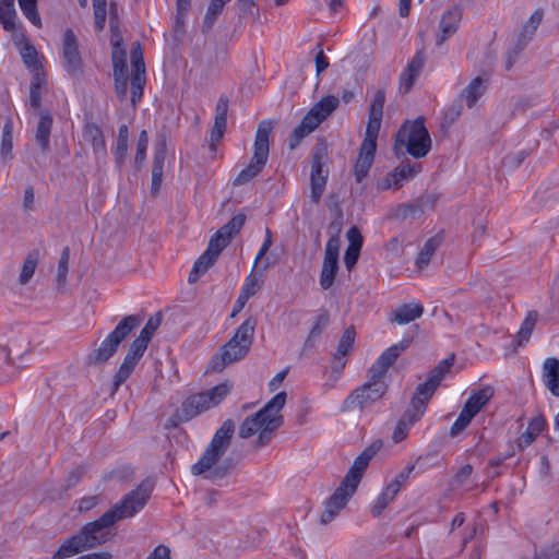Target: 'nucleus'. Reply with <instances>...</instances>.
<instances>
[{
	"label": "nucleus",
	"instance_id": "obj_41",
	"mask_svg": "<svg viewBox=\"0 0 559 559\" xmlns=\"http://www.w3.org/2000/svg\"><path fill=\"white\" fill-rule=\"evenodd\" d=\"M427 204L433 205V200L429 195L421 197L416 203L403 204L400 207L401 215L403 218H415L424 213Z\"/></svg>",
	"mask_w": 559,
	"mask_h": 559
},
{
	"label": "nucleus",
	"instance_id": "obj_61",
	"mask_svg": "<svg viewBox=\"0 0 559 559\" xmlns=\"http://www.w3.org/2000/svg\"><path fill=\"white\" fill-rule=\"evenodd\" d=\"M361 248H354L348 246L344 254V264L348 271H350L358 261Z\"/></svg>",
	"mask_w": 559,
	"mask_h": 559
},
{
	"label": "nucleus",
	"instance_id": "obj_26",
	"mask_svg": "<svg viewBox=\"0 0 559 559\" xmlns=\"http://www.w3.org/2000/svg\"><path fill=\"white\" fill-rule=\"evenodd\" d=\"M492 396L493 389L489 385L484 386L467 399L463 409L475 417Z\"/></svg>",
	"mask_w": 559,
	"mask_h": 559
},
{
	"label": "nucleus",
	"instance_id": "obj_45",
	"mask_svg": "<svg viewBox=\"0 0 559 559\" xmlns=\"http://www.w3.org/2000/svg\"><path fill=\"white\" fill-rule=\"evenodd\" d=\"M246 222L245 214H237L233 216L225 225H223L217 231L221 233L228 241L231 240L233 236L240 231Z\"/></svg>",
	"mask_w": 559,
	"mask_h": 559
},
{
	"label": "nucleus",
	"instance_id": "obj_64",
	"mask_svg": "<svg viewBox=\"0 0 559 559\" xmlns=\"http://www.w3.org/2000/svg\"><path fill=\"white\" fill-rule=\"evenodd\" d=\"M533 559H559V543L543 549Z\"/></svg>",
	"mask_w": 559,
	"mask_h": 559
},
{
	"label": "nucleus",
	"instance_id": "obj_36",
	"mask_svg": "<svg viewBox=\"0 0 559 559\" xmlns=\"http://www.w3.org/2000/svg\"><path fill=\"white\" fill-rule=\"evenodd\" d=\"M259 288V275L254 272V269H252L251 273L246 277L238 296V304H240V307H245L247 301L257 294Z\"/></svg>",
	"mask_w": 559,
	"mask_h": 559
},
{
	"label": "nucleus",
	"instance_id": "obj_37",
	"mask_svg": "<svg viewBox=\"0 0 559 559\" xmlns=\"http://www.w3.org/2000/svg\"><path fill=\"white\" fill-rule=\"evenodd\" d=\"M16 12L13 0H0V21L5 31H14Z\"/></svg>",
	"mask_w": 559,
	"mask_h": 559
},
{
	"label": "nucleus",
	"instance_id": "obj_25",
	"mask_svg": "<svg viewBox=\"0 0 559 559\" xmlns=\"http://www.w3.org/2000/svg\"><path fill=\"white\" fill-rule=\"evenodd\" d=\"M52 122V116L48 110L39 111V120L36 127L35 140L44 153L50 150V133Z\"/></svg>",
	"mask_w": 559,
	"mask_h": 559
},
{
	"label": "nucleus",
	"instance_id": "obj_20",
	"mask_svg": "<svg viewBox=\"0 0 559 559\" xmlns=\"http://www.w3.org/2000/svg\"><path fill=\"white\" fill-rule=\"evenodd\" d=\"M228 99L221 96L215 108L214 126L211 130L210 148L216 150V144L223 138L227 126Z\"/></svg>",
	"mask_w": 559,
	"mask_h": 559
},
{
	"label": "nucleus",
	"instance_id": "obj_62",
	"mask_svg": "<svg viewBox=\"0 0 559 559\" xmlns=\"http://www.w3.org/2000/svg\"><path fill=\"white\" fill-rule=\"evenodd\" d=\"M123 38L119 27V23H110V44L112 49H121Z\"/></svg>",
	"mask_w": 559,
	"mask_h": 559
},
{
	"label": "nucleus",
	"instance_id": "obj_1",
	"mask_svg": "<svg viewBox=\"0 0 559 559\" xmlns=\"http://www.w3.org/2000/svg\"><path fill=\"white\" fill-rule=\"evenodd\" d=\"M153 483L148 479L142 481L134 490L114 508L105 512L99 519L85 524L82 530L67 538L52 559H67L85 549L102 545L108 539V531L117 521L131 518L144 508L153 491Z\"/></svg>",
	"mask_w": 559,
	"mask_h": 559
},
{
	"label": "nucleus",
	"instance_id": "obj_13",
	"mask_svg": "<svg viewBox=\"0 0 559 559\" xmlns=\"http://www.w3.org/2000/svg\"><path fill=\"white\" fill-rule=\"evenodd\" d=\"M341 240L337 235L331 236L325 245L324 258L320 273V285L326 290L332 287L338 271V253Z\"/></svg>",
	"mask_w": 559,
	"mask_h": 559
},
{
	"label": "nucleus",
	"instance_id": "obj_28",
	"mask_svg": "<svg viewBox=\"0 0 559 559\" xmlns=\"http://www.w3.org/2000/svg\"><path fill=\"white\" fill-rule=\"evenodd\" d=\"M82 136L92 145L96 154L106 152V142L103 131L96 123L86 122L83 127Z\"/></svg>",
	"mask_w": 559,
	"mask_h": 559
},
{
	"label": "nucleus",
	"instance_id": "obj_53",
	"mask_svg": "<svg viewBox=\"0 0 559 559\" xmlns=\"http://www.w3.org/2000/svg\"><path fill=\"white\" fill-rule=\"evenodd\" d=\"M131 102L135 106L143 95L145 75L132 74L131 76Z\"/></svg>",
	"mask_w": 559,
	"mask_h": 559
},
{
	"label": "nucleus",
	"instance_id": "obj_2",
	"mask_svg": "<svg viewBox=\"0 0 559 559\" xmlns=\"http://www.w3.org/2000/svg\"><path fill=\"white\" fill-rule=\"evenodd\" d=\"M453 357L442 359L429 372L426 381L417 385L409 407L399 420L393 431L392 439L395 443L404 440L408 433L409 428L423 417L426 412L428 402L440 385L445 373L453 365Z\"/></svg>",
	"mask_w": 559,
	"mask_h": 559
},
{
	"label": "nucleus",
	"instance_id": "obj_10",
	"mask_svg": "<svg viewBox=\"0 0 559 559\" xmlns=\"http://www.w3.org/2000/svg\"><path fill=\"white\" fill-rule=\"evenodd\" d=\"M388 391V384L384 380L373 379L368 376V381L353 390L341 404L343 413L365 412L371 408Z\"/></svg>",
	"mask_w": 559,
	"mask_h": 559
},
{
	"label": "nucleus",
	"instance_id": "obj_34",
	"mask_svg": "<svg viewBox=\"0 0 559 559\" xmlns=\"http://www.w3.org/2000/svg\"><path fill=\"white\" fill-rule=\"evenodd\" d=\"M216 257L205 250L194 262V265L188 277L189 283H195L200 276L203 275L216 262Z\"/></svg>",
	"mask_w": 559,
	"mask_h": 559
},
{
	"label": "nucleus",
	"instance_id": "obj_47",
	"mask_svg": "<svg viewBox=\"0 0 559 559\" xmlns=\"http://www.w3.org/2000/svg\"><path fill=\"white\" fill-rule=\"evenodd\" d=\"M111 58L114 66V78L127 76L126 50L123 48L112 49Z\"/></svg>",
	"mask_w": 559,
	"mask_h": 559
},
{
	"label": "nucleus",
	"instance_id": "obj_18",
	"mask_svg": "<svg viewBox=\"0 0 559 559\" xmlns=\"http://www.w3.org/2000/svg\"><path fill=\"white\" fill-rule=\"evenodd\" d=\"M378 135L366 133L360 145V152L356 160L354 171L357 182H360L368 174L374 158Z\"/></svg>",
	"mask_w": 559,
	"mask_h": 559
},
{
	"label": "nucleus",
	"instance_id": "obj_6",
	"mask_svg": "<svg viewBox=\"0 0 559 559\" xmlns=\"http://www.w3.org/2000/svg\"><path fill=\"white\" fill-rule=\"evenodd\" d=\"M231 388L233 385L230 383L223 382L207 391L190 395L176 411L174 417L180 423L191 420L203 412L221 404L229 394Z\"/></svg>",
	"mask_w": 559,
	"mask_h": 559
},
{
	"label": "nucleus",
	"instance_id": "obj_35",
	"mask_svg": "<svg viewBox=\"0 0 559 559\" xmlns=\"http://www.w3.org/2000/svg\"><path fill=\"white\" fill-rule=\"evenodd\" d=\"M419 171V166L404 162L391 173V177L394 180V189L402 187L404 181L412 179Z\"/></svg>",
	"mask_w": 559,
	"mask_h": 559
},
{
	"label": "nucleus",
	"instance_id": "obj_48",
	"mask_svg": "<svg viewBox=\"0 0 559 559\" xmlns=\"http://www.w3.org/2000/svg\"><path fill=\"white\" fill-rule=\"evenodd\" d=\"M162 322V313L157 312L155 316L151 317L142 331L140 332V335L138 336L139 340L144 341L146 344L150 343L153 334L155 331L159 328Z\"/></svg>",
	"mask_w": 559,
	"mask_h": 559
},
{
	"label": "nucleus",
	"instance_id": "obj_5",
	"mask_svg": "<svg viewBox=\"0 0 559 559\" xmlns=\"http://www.w3.org/2000/svg\"><path fill=\"white\" fill-rule=\"evenodd\" d=\"M255 328V318L246 319L237 328L233 337L221 347L219 355L213 357V370H222L226 365L243 359L250 352Z\"/></svg>",
	"mask_w": 559,
	"mask_h": 559
},
{
	"label": "nucleus",
	"instance_id": "obj_63",
	"mask_svg": "<svg viewBox=\"0 0 559 559\" xmlns=\"http://www.w3.org/2000/svg\"><path fill=\"white\" fill-rule=\"evenodd\" d=\"M473 474V466L471 464L463 465L454 475L453 483L457 486L463 485Z\"/></svg>",
	"mask_w": 559,
	"mask_h": 559
},
{
	"label": "nucleus",
	"instance_id": "obj_29",
	"mask_svg": "<svg viewBox=\"0 0 559 559\" xmlns=\"http://www.w3.org/2000/svg\"><path fill=\"white\" fill-rule=\"evenodd\" d=\"M545 427L546 420L543 415L539 414L533 417L530 420L526 430L519 437L518 445L523 449L532 444Z\"/></svg>",
	"mask_w": 559,
	"mask_h": 559
},
{
	"label": "nucleus",
	"instance_id": "obj_38",
	"mask_svg": "<svg viewBox=\"0 0 559 559\" xmlns=\"http://www.w3.org/2000/svg\"><path fill=\"white\" fill-rule=\"evenodd\" d=\"M229 1L230 0H211L203 20L202 31L204 33L212 29L217 16L223 11L224 5Z\"/></svg>",
	"mask_w": 559,
	"mask_h": 559
},
{
	"label": "nucleus",
	"instance_id": "obj_30",
	"mask_svg": "<svg viewBox=\"0 0 559 559\" xmlns=\"http://www.w3.org/2000/svg\"><path fill=\"white\" fill-rule=\"evenodd\" d=\"M330 322L329 311L323 309L316 317L313 325L309 332L308 337L305 341L304 348H312L314 346L316 341L321 336L325 328Z\"/></svg>",
	"mask_w": 559,
	"mask_h": 559
},
{
	"label": "nucleus",
	"instance_id": "obj_19",
	"mask_svg": "<svg viewBox=\"0 0 559 559\" xmlns=\"http://www.w3.org/2000/svg\"><path fill=\"white\" fill-rule=\"evenodd\" d=\"M385 103V92L384 90L376 91L370 107H369V119L366 128V133L372 135H378L381 121L383 117V107Z\"/></svg>",
	"mask_w": 559,
	"mask_h": 559
},
{
	"label": "nucleus",
	"instance_id": "obj_24",
	"mask_svg": "<svg viewBox=\"0 0 559 559\" xmlns=\"http://www.w3.org/2000/svg\"><path fill=\"white\" fill-rule=\"evenodd\" d=\"M542 379L554 396L559 397V359L549 357L544 360Z\"/></svg>",
	"mask_w": 559,
	"mask_h": 559
},
{
	"label": "nucleus",
	"instance_id": "obj_52",
	"mask_svg": "<svg viewBox=\"0 0 559 559\" xmlns=\"http://www.w3.org/2000/svg\"><path fill=\"white\" fill-rule=\"evenodd\" d=\"M230 241L227 240L221 233L216 231L210 239L206 251L211 252L214 257L218 258L221 252L229 245Z\"/></svg>",
	"mask_w": 559,
	"mask_h": 559
},
{
	"label": "nucleus",
	"instance_id": "obj_3",
	"mask_svg": "<svg viewBox=\"0 0 559 559\" xmlns=\"http://www.w3.org/2000/svg\"><path fill=\"white\" fill-rule=\"evenodd\" d=\"M235 432V424L226 419L212 437L201 457L191 466V473L195 476L203 475L211 480L224 478L233 468L231 460L219 463L230 445Z\"/></svg>",
	"mask_w": 559,
	"mask_h": 559
},
{
	"label": "nucleus",
	"instance_id": "obj_32",
	"mask_svg": "<svg viewBox=\"0 0 559 559\" xmlns=\"http://www.w3.org/2000/svg\"><path fill=\"white\" fill-rule=\"evenodd\" d=\"M424 308L420 304H404L394 312V320L400 324H407L421 317Z\"/></svg>",
	"mask_w": 559,
	"mask_h": 559
},
{
	"label": "nucleus",
	"instance_id": "obj_4",
	"mask_svg": "<svg viewBox=\"0 0 559 559\" xmlns=\"http://www.w3.org/2000/svg\"><path fill=\"white\" fill-rule=\"evenodd\" d=\"M286 397V392H278L263 408L247 417L239 427V437L247 439L259 432V445L263 447L269 443L272 432L283 424V417L278 413L284 407Z\"/></svg>",
	"mask_w": 559,
	"mask_h": 559
},
{
	"label": "nucleus",
	"instance_id": "obj_57",
	"mask_svg": "<svg viewBox=\"0 0 559 559\" xmlns=\"http://www.w3.org/2000/svg\"><path fill=\"white\" fill-rule=\"evenodd\" d=\"M415 469L414 464H409L405 466L396 476L395 478L389 484L391 488H394L396 490H401L402 486L407 481L409 478L411 473Z\"/></svg>",
	"mask_w": 559,
	"mask_h": 559
},
{
	"label": "nucleus",
	"instance_id": "obj_17",
	"mask_svg": "<svg viewBox=\"0 0 559 559\" xmlns=\"http://www.w3.org/2000/svg\"><path fill=\"white\" fill-rule=\"evenodd\" d=\"M355 492L356 489L353 487H344V483L341 481L334 493L326 500L320 522L322 524H328L333 521L340 511L345 508L348 500Z\"/></svg>",
	"mask_w": 559,
	"mask_h": 559
},
{
	"label": "nucleus",
	"instance_id": "obj_44",
	"mask_svg": "<svg viewBox=\"0 0 559 559\" xmlns=\"http://www.w3.org/2000/svg\"><path fill=\"white\" fill-rule=\"evenodd\" d=\"M39 259V252L37 250L31 251L24 260L22 271L20 274V283L26 284L33 277Z\"/></svg>",
	"mask_w": 559,
	"mask_h": 559
},
{
	"label": "nucleus",
	"instance_id": "obj_58",
	"mask_svg": "<svg viewBox=\"0 0 559 559\" xmlns=\"http://www.w3.org/2000/svg\"><path fill=\"white\" fill-rule=\"evenodd\" d=\"M128 155V141L117 140L114 150L116 166L120 169L126 162Z\"/></svg>",
	"mask_w": 559,
	"mask_h": 559
},
{
	"label": "nucleus",
	"instance_id": "obj_22",
	"mask_svg": "<svg viewBox=\"0 0 559 559\" xmlns=\"http://www.w3.org/2000/svg\"><path fill=\"white\" fill-rule=\"evenodd\" d=\"M426 56L424 51H417L406 69L401 73L400 76V88L403 90L404 93H407L414 86L416 78L420 74L423 67L425 64Z\"/></svg>",
	"mask_w": 559,
	"mask_h": 559
},
{
	"label": "nucleus",
	"instance_id": "obj_16",
	"mask_svg": "<svg viewBox=\"0 0 559 559\" xmlns=\"http://www.w3.org/2000/svg\"><path fill=\"white\" fill-rule=\"evenodd\" d=\"M409 346L408 340H403L385 349L368 370V376L373 379L384 380L388 369L395 362L399 356Z\"/></svg>",
	"mask_w": 559,
	"mask_h": 559
},
{
	"label": "nucleus",
	"instance_id": "obj_7",
	"mask_svg": "<svg viewBox=\"0 0 559 559\" xmlns=\"http://www.w3.org/2000/svg\"><path fill=\"white\" fill-rule=\"evenodd\" d=\"M141 321L142 318L136 314L124 317L100 345L87 356V362L95 366L107 362L115 355L121 342L140 325Z\"/></svg>",
	"mask_w": 559,
	"mask_h": 559
},
{
	"label": "nucleus",
	"instance_id": "obj_42",
	"mask_svg": "<svg viewBox=\"0 0 559 559\" xmlns=\"http://www.w3.org/2000/svg\"><path fill=\"white\" fill-rule=\"evenodd\" d=\"M439 246H440V240L437 237L429 238L424 243V247L421 248V250L417 257V260H416V264L419 269H424L429 264L432 255L435 254V252L439 248Z\"/></svg>",
	"mask_w": 559,
	"mask_h": 559
},
{
	"label": "nucleus",
	"instance_id": "obj_15",
	"mask_svg": "<svg viewBox=\"0 0 559 559\" xmlns=\"http://www.w3.org/2000/svg\"><path fill=\"white\" fill-rule=\"evenodd\" d=\"M381 447L382 442L380 440L374 441L354 460L353 465L342 480L344 483V487H353L354 489H357L369 462L378 453Z\"/></svg>",
	"mask_w": 559,
	"mask_h": 559
},
{
	"label": "nucleus",
	"instance_id": "obj_33",
	"mask_svg": "<svg viewBox=\"0 0 559 559\" xmlns=\"http://www.w3.org/2000/svg\"><path fill=\"white\" fill-rule=\"evenodd\" d=\"M317 128L318 126L314 124V122L306 115L302 118L301 122L294 129L289 138V148H296L300 144L301 140L306 138L308 134H310L312 131H314Z\"/></svg>",
	"mask_w": 559,
	"mask_h": 559
},
{
	"label": "nucleus",
	"instance_id": "obj_59",
	"mask_svg": "<svg viewBox=\"0 0 559 559\" xmlns=\"http://www.w3.org/2000/svg\"><path fill=\"white\" fill-rule=\"evenodd\" d=\"M163 175H164V166H152V185H151V193L152 195H157L162 182H163Z\"/></svg>",
	"mask_w": 559,
	"mask_h": 559
},
{
	"label": "nucleus",
	"instance_id": "obj_21",
	"mask_svg": "<svg viewBox=\"0 0 559 559\" xmlns=\"http://www.w3.org/2000/svg\"><path fill=\"white\" fill-rule=\"evenodd\" d=\"M461 19L462 10L459 7H452L442 14L439 24L441 34L438 36L436 41L438 46H441L457 31Z\"/></svg>",
	"mask_w": 559,
	"mask_h": 559
},
{
	"label": "nucleus",
	"instance_id": "obj_31",
	"mask_svg": "<svg viewBox=\"0 0 559 559\" xmlns=\"http://www.w3.org/2000/svg\"><path fill=\"white\" fill-rule=\"evenodd\" d=\"M543 20V12L539 10H536L527 21V23L524 25L523 32L520 34L518 44H516V52L524 49V47L527 45L528 40L532 39L534 36L538 25L540 24Z\"/></svg>",
	"mask_w": 559,
	"mask_h": 559
},
{
	"label": "nucleus",
	"instance_id": "obj_46",
	"mask_svg": "<svg viewBox=\"0 0 559 559\" xmlns=\"http://www.w3.org/2000/svg\"><path fill=\"white\" fill-rule=\"evenodd\" d=\"M19 5L26 19L35 26H41V20L37 12V0H19Z\"/></svg>",
	"mask_w": 559,
	"mask_h": 559
},
{
	"label": "nucleus",
	"instance_id": "obj_39",
	"mask_svg": "<svg viewBox=\"0 0 559 559\" xmlns=\"http://www.w3.org/2000/svg\"><path fill=\"white\" fill-rule=\"evenodd\" d=\"M355 336H356V332H355L354 326H348L344 331L341 340L338 341L337 348L334 354L335 361H338L340 358H344L345 356H347L350 353L354 342H355Z\"/></svg>",
	"mask_w": 559,
	"mask_h": 559
},
{
	"label": "nucleus",
	"instance_id": "obj_49",
	"mask_svg": "<svg viewBox=\"0 0 559 559\" xmlns=\"http://www.w3.org/2000/svg\"><path fill=\"white\" fill-rule=\"evenodd\" d=\"M536 321H537V312L536 311L528 312V314L522 322L521 328L518 332L520 344L524 341L525 342L528 341V338L533 332V329L536 324Z\"/></svg>",
	"mask_w": 559,
	"mask_h": 559
},
{
	"label": "nucleus",
	"instance_id": "obj_9",
	"mask_svg": "<svg viewBox=\"0 0 559 559\" xmlns=\"http://www.w3.org/2000/svg\"><path fill=\"white\" fill-rule=\"evenodd\" d=\"M271 131L272 126L270 122L262 121L259 124L253 145V156L249 165L234 179V186H243L260 175L269 158V138Z\"/></svg>",
	"mask_w": 559,
	"mask_h": 559
},
{
	"label": "nucleus",
	"instance_id": "obj_40",
	"mask_svg": "<svg viewBox=\"0 0 559 559\" xmlns=\"http://www.w3.org/2000/svg\"><path fill=\"white\" fill-rule=\"evenodd\" d=\"M397 493L399 490L391 488L388 485L373 503L371 508V514L374 518L380 516L383 510L389 506V503H391L395 499Z\"/></svg>",
	"mask_w": 559,
	"mask_h": 559
},
{
	"label": "nucleus",
	"instance_id": "obj_23",
	"mask_svg": "<svg viewBox=\"0 0 559 559\" xmlns=\"http://www.w3.org/2000/svg\"><path fill=\"white\" fill-rule=\"evenodd\" d=\"M340 105V99L334 95H326L314 104L307 116L319 127Z\"/></svg>",
	"mask_w": 559,
	"mask_h": 559
},
{
	"label": "nucleus",
	"instance_id": "obj_54",
	"mask_svg": "<svg viewBox=\"0 0 559 559\" xmlns=\"http://www.w3.org/2000/svg\"><path fill=\"white\" fill-rule=\"evenodd\" d=\"M69 260H70V249L68 247L63 248L61 252V257L58 263L57 271V282L59 285H62L67 281V274L69 270Z\"/></svg>",
	"mask_w": 559,
	"mask_h": 559
},
{
	"label": "nucleus",
	"instance_id": "obj_12",
	"mask_svg": "<svg viewBox=\"0 0 559 559\" xmlns=\"http://www.w3.org/2000/svg\"><path fill=\"white\" fill-rule=\"evenodd\" d=\"M326 148L318 146L312 155L310 173V199L313 204H318L325 190L329 168L325 165Z\"/></svg>",
	"mask_w": 559,
	"mask_h": 559
},
{
	"label": "nucleus",
	"instance_id": "obj_60",
	"mask_svg": "<svg viewBox=\"0 0 559 559\" xmlns=\"http://www.w3.org/2000/svg\"><path fill=\"white\" fill-rule=\"evenodd\" d=\"M316 48L318 49V52L314 58V63L317 76H319L323 71H325L329 68L330 62L326 56L324 55L321 44H317Z\"/></svg>",
	"mask_w": 559,
	"mask_h": 559
},
{
	"label": "nucleus",
	"instance_id": "obj_27",
	"mask_svg": "<svg viewBox=\"0 0 559 559\" xmlns=\"http://www.w3.org/2000/svg\"><path fill=\"white\" fill-rule=\"evenodd\" d=\"M486 86L480 76L473 79L468 85L457 96L460 102H465L468 108H473L478 99L484 95Z\"/></svg>",
	"mask_w": 559,
	"mask_h": 559
},
{
	"label": "nucleus",
	"instance_id": "obj_50",
	"mask_svg": "<svg viewBox=\"0 0 559 559\" xmlns=\"http://www.w3.org/2000/svg\"><path fill=\"white\" fill-rule=\"evenodd\" d=\"M148 145V136L145 130L141 131L136 144V153L134 156V166L135 168H141L145 158H146V150Z\"/></svg>",
	"mask_w": 559,
	"mask_h": 559
},
{
	"label": "nucleus",
	"instance_id": "obj_43",
	"mask_svg": "<svg viewBox=\"0 0 559 559\" xmlns=\"http://www.w3.org/2000/svg\"><path fill=\"white\" fill-rule=\"evenodd\" d=\"M12 148H13V122L11 119H7L3 130H2V139H1V156L3 159L12 158Z\"/></svg>",
	"mask_w": 559,
	"mask_h": 559
},
{
	"label": "nucleus",
	"instance_id": "obj_14",
	"mask_svg": "<svg viewBox=\"0 0 559 559\" xmlns=\"http://www.w3.org/2000/svg\"><path fill=\"white\" fill-rule=\"evenodd\" d=\"M147 346L148 344L138 337L132 342L122 364L115 373L112 393L117 392L119 386L131 376Z\"/></svg>",
	"mask_w": 559,
	"mask_h": 559
},
{
	"label": "nucleus",
	"instance_id": "obj_51",
	"mask_svg": "<svg viewBox=\"0 0 559 559\" xmlns=\"http://www.w3.org/2000/svg\"><path fill=\"white\" fill-rule=\"evenodd\" d=\"M20 53H21V57L23 59V62L25 63V66L27 68H33V69H36L37 68V64H38V60H37V57H38V53H37V50L35 49V47L26 41L21 50H20Z\"/></svg>",
	"mask_w": 559,
	"mask_h": 559
},
{
	"label": "nucleus",
	"instance_id": "obj_55",
	"mask_svg": "<svg viewBox=\"0 0 559 559\" xmlns=\"http://www.w3.org/2000/svg\"><path fill=\"white\" fill-rule=\"evenodd\" d=\"M473 418L474 417L472 415L462 409L459 417L450 428V436H459L469 425Z\"/></svg>",
	"mask_w": 559,
	"mask_h": 559
},
{
	"label": "nucleus",
	"instance_id": "obj_56",
	"mask_svg": "<svg viewBox=\"0 0 559 559\" xmlns=\"http://www.w3.org/2000/svg\"><path fill=\"white\" fill-rule=\"evenodd\" d=\"M166 159V138L160 135L158 142L155 144L154 150V166H164Z\"/></svg>",
	"mask_w": 559,
	"mask_h": 559
},
{
	"label": "nucleus",
	"instance_id": "obj_11",
	"mask_svg": "<svg viewBox=\"0 0 559 559\" xmlns=\"http://www.w3.org/2000/svg\"><path fill=\"white\" fill-rule=\"evenodd\" d=\"M61 64L71 76H80L83 73V59L79 49V39L71 28H67L63 33Z\"/></svg>",
	"mask_w": 559,
	"mask_h": 559
},
{
	"label": "nucleus",
	"instance_id": "obj_8",
	"mask_svg": "<svg viewBox=\"0 0 559 559\" xmlns=\"http://www.w3.org/2000/svg\"><path fill=\"white\" fill-rule=\"evenodd\" d=\"M405 146L406 152L414 158L425 157L431 148V139L425 127L424 117L414 121H406L399 130L395 138V148Z\"/></svg>",
	"mask_w": 559,
	"mask_h": 559
}]
</instances>
